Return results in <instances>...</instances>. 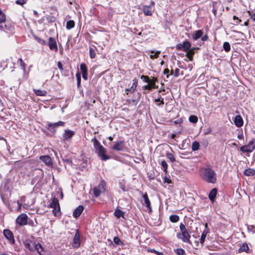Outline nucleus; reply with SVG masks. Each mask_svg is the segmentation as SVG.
<instances>
[{
	"instance_id": "nucleus-24",
	"label": "nucleus",
	"mask_w": 255,
	"mask_h": 255,
	"mask_svg": "<svg viewBox=\"0 0 255 255\" xmlns=\"http://www.w3.org/2000/svg\"><path fill=\"white\" fill-rule=\"evenodd\" d=\"M205 228H206V229L203 231V233L201 235V238H200V243L202 244H203L204 243L205 239L206 237L207 234L208 233V231H207L206 230V228H207V224L205 225Z\"/></svg>"
},
{
	"instance_id": "nucleus-34",
	"label": "nucleus",
	"mask_w": 255,
	"mask_h": 255,
	"mask_svg": "<svg viewBox=\"0 0 255 255\" xmlns=\"http://www.w3.org/2000/svg\"><path fill=\"white\" fill-rule=\"evenodd\" d=\"M53 213L55 216H60L61 214L60 206L53 208Z\"/></svg>"
},
{
	"instance_id": "nucleus-40",
	"label": "nucleus",
	"mask_w": 255,
	"mask_h": 255,
	"mask_svg": "<svg viewBox=\"0 0 255 255\" xmlns=\"http://www.w3.org/2000/svg\"><path fill=\"white\" fill-rule=\"evenodd\" d=\"M189 121L192 123H196L198 121V118L196 116H191L189 118Z\"/></svg>"
},
{
	"instance_id": "nucleus-63",
	"label": "nucleus",
	"mask_w": 255,
	"mask_h": 255,
	"mask_svg": "<svg viewBox=\"0 0 255 255\" xmlns=\"http://www.w3.org/2000/svg\"><path fill=\"white\" fill-rule=\"evenodd\" d=\"M233 18L234 19H238V17L234 15V17H233Z\"/></svg>"
},
{
	"instance_id": "nucleus-38",
	"label": "nucleus",
	"mask_w": 255,
	"mask_h": 255,
	"mask_svg": "<svg viewBox=\"0 0 255 255\" xmlns=\"http://www.w3.org/2000/svg\"><path fill=\"white\" fill-rule=\"evenodd\" d=\"M5 15L0 8V23L4 22L5 20Z\"/></svg>"
},
{
	"instance_id": "nucleus-28",
	"label": "nucleus",
	"mask_w": 255,
	"mask_h": 255,
	"mask_svg": "<svg viewBox=\"0 0 255 255\" xmlns=\"http://www.w3.org/2000/svg\"><path fill=\"white\" fill-rule=\"evenodd\" d=\"M36 250L41 255H43L42 252L43 251V248L40 244H34V251Z\"/></svg>"
},
{
	"instance_id": "nucleus-10",
	"label": "nucleus",
	"mask_w": 255,
	"mask_h": 255,
	"mask_svg": "<svg viewBox=\"0 0 255 255\" xmlns=\"http://www.w3.org/2000/svg\"><path fill=\"white\" fill-rule=\"evenodd\" d=\"M16 222L20 226L25 225L27 223V216L25 214L20 215L17 218Z\"/></svg>"
},
{
	"instance_id": "nucleus-64",
	"label": "nucleus",
	"mask_w": 255,
	"mask_h": 255,
	"mask_svg": "<svg viewBox=\"0 0 255 255\" xmlns=\"http://www.w3.org/2000/svg\"><path fill=\"white\" fill-rule=\"evenodd\" d=\"M34 13L35 14H36L37 13V11H35V10H34Z\"/></svg>"
},
{
	"instance_id": "nucleus-45",
	"label": "nucleus",
	"mask_w": 255,
	"mask_h": 255,
	"mask_svg": "<svg viewBox=\"0 0 255 255\" xmlns=\"http://www.w3.org/2000/svg\"><path fill=\"white\" fill-rule=\"evenodd\" d=\"M114 242L116 245H120L121 244V241L120 239L118 237H115L114 238Z\"/></svg>"
},
{
	"instance_id": "nucleus-2",
	"label": "nucleus",
	"mask_w": 255,
	"mask_h": 255,
	"mask_svg": "<svg viewBox=\"0 0 255 255\" xmlns=\"http://www.w3.org/2000/svg\"><path fill=\"white\" fill-rule=\"evenodd\" d=\"M93 142L94 147L95 149L96 152L103 160H106L110 158V156L106 155V149L104 148L97 140L96 138L92 139Z\"/></svg>"
},
{
	"instance_id": "nucleus-50",
	"label": "nucleus",
	"mask_w": 255,
	"mask_h": 255,
	"mask_svg": "<svg viewBox=\"0 0 255 255\" xmlns=\"http://www.w3.org/2000/svg\"><path fill=\"white\" fill-rule=\"evenodd\" d=\"M57 65H58V68L61 71H62L63 70V66H62L61 62L60 61H59L58 62Z\"/></svg>"
},
{
	"instance_id": "nucleus-3",
	"label": "nucleus",
	"mask_w": 255,
	"mask_h": 255,
	"mask_svg": "<svg viewBox=\"0 0 255 255\" xmlns=\"http://www.w3.org/2000/svg\"><path fill=\"white\" fill-rule=\"evenodd\" d=\"M141 79H143L144 82L148 83L147 85L144 86L142 88L143 90H151L152 89H157L158 86L156 85V83L158 81L157 79L155 77H151L149 78L147 76L142 75Z\"/></svg>"
},
{
	"instance_id": "nucleus-8",
	"label": "nucleus",
	"mask_w": 255,
	"mask_h": 255,
	"mask_svg": "<svg viewBox=\"0 0 255 255\" xmlns=\"http://www.w3.org/2000/svg\"><path fill=\"white\" fill-rule=\"evenodd\" d=\"M105 190V184L104 182L100 183L93 189L94 194L96 197H98L101 194V193L104 192Z\"/></svg>"
},
{
	"instance_id": "nucleus-26",
	"label": "nucleus",
	"mask_w": 255,
	"mask_h": 255,
	"mask_svg": "<svg viewBox=\"0 0 255 255\" xmlns=\"http://www.w3.org/2000/svg\"><path fill=\"white\" fill-rule=\"evenodd\" d=\"M124 212L119 209H116L114 213L115 216L118 218H124Z\"/></svg>"
},
{
	"instance_id": "nucleus-27",
	"label": "nucleus",
	"mask_w": 255,
	"mask_h": 255,
	"mask_svg": "<svg viewBox=\"0 0 255 255\" xmlns=\"http://www.w3.org/2000/svg\"><path fill=\"white\" fill-rule=\"evenodd\" d=\"M217 194V190L214 188L211 190L209 194V198L212 201H213Z\"/></svg>"
},
{
	"instance_id": "nucleus-22",
	"label": "nucleus",
	"mask_w": 255,
	"mask_h": 255,
	"mask_svg": "<svg viewBox=\"0 0 255 255\" xmlns=\"http://www.w3.org/2000/svg\"><path fill=\"white\" fill-rule=\"evenodd\" d=\"M143 199L144 202V204H145L146 206L149 209V210H151V208L150 207V202L148 199V196L146 193H145L143 195Z\"/></svg>"
},
{
	"instance_id": "nucleus-29",
	"label": "nucleus",
	"mask_w": 255,
	"mask_h": 255,
	"mask_svg": "<svg viewBox=\"0 0 255 255\" xmlns=\"http://www.w3.org/2000/svg\"><path fill=\"white\" fill-rule=\"evenodd\" d=\"M244 173L246 176H253L255 174V171L253 169L249 168L246 169L244 171Z\"/></svg>"
},
{
	"instance_id": "nucleus-37",
	"label": "nucleus",
	"mask_w": 255,
	"mask_h": 255,
	"mask_svg": "<svg viewBox=\"0 0 255 255\" xmlns=\"http://www.w3.org/2000/svg\"><path fill=\"white\" fill-rule=\"evenodd\" d=\"M166 156L168 158L171 162H174L175 160L174 155L169 152H167L166 154Z\"/></svg>"
},
{
	"instance_id": "nucleus-53",
	"label": "nucleus",
	"mask_w": 255,
	"mask_h": 255,
	"mask_svg": "<svg viewBox=\"0 0 255 255\" xmlns=\"http://www.w3.org/2000/svg\"><path fill=\"white\" fill-rule=\"evenodd\" d=\"M19 61H20V65L23 67V69H24L25 64H24V62L22 61V59H19Z\"/></svg>"
},
{
	"instance_id": "nucleus-1",
	"label": "nucleus",
	"mask_w": 255,
	"mask_h": 255,
	"mask_svg": "<svg viewBox=\"0 0 255 255\" xmlns=\"http://www.w3.org/2000/svg\"><path fill=\"white\" fill-rule=\"evenodd\" d=\"M200 176L204 181L214 184L216 181V174L210 167L202 168L200 170Z\"/></svg>"
},
{
	"instance_id": "nucleus-44",
	"label": "nucleus",
	"mask_w": 255,
	"mask_h": 255,
	"mask_svg": "<svg viewBox=\"0 0 255 255\" xmlns=\"http://www.w3.org/2000/svg\"><path fill=\"white\" fill-rule=\"evenodd\" d=\"M175 252L178 255H183L185 254V251L182 249H177Z\"/></svg>"
},
{
	"instance_id": "nucleus-17",
	"label": "nucleus",
	"mask_w": 255,
	"mask_h": 255,
	"mask_svg": "<svg viewBox=\"0 0 255 255\" xmlns=\"http://www.w3.org/2000/svg\"><path fill=\"white\" fill-rule=\"evenodd\" d=\"M124 143L122 141H117L113 147V149L117 151H122L124 148Z\"/></svg>"
},
{
	"instance_id": "nucleus-11",
	"label": "nucleus",
	"mask_w": 255,
	"mask_h": 255,
	"mask_svg": "<svg viewBox=\"0 0 255 255\" xmlns=\"http://www.w3.org/2000/svg\"><path fill=\"white\" fill-rule=\"evenodd\" d=\"M75 132L69 129H66L62 135V139L63 140H69L74 135Z\"/></svg>"
},
{
	"instance_id": "nucleus-5",
	"label": "nucleus",
	"mask_w": 255,
	"mask_h": 255,
	"mask_svg": "<svg viewBox=\"0 0 255 255\" xmlns=\"http://www.w3.org/2000/svg\"><path fill=\"white\" fill-rule=\"evenodd\" d=\"M255 149V140H251L248 144L244 145L240 148V150L243 152H252Z\"/></svg>"
},
{
	"instance_id": "nucleus-9",
	"label": "nucleus",
	"mask_w": 255,
	"mask_h": 255,
	"mask_svg": "<svg viewBox=\"0 0 255 255\" xmlns=\"http://www.w3.org/2000/svg\"><path fill=\"white\" fill-rule=\"evenodd\" d=\"M65 123L62 121H59L57 123H49L47 125L48 129L50 130L52 132H55L56 130L55 128H57L60 126L63 127L64 126Z\"/></svg>"
},
{
	"instance_id": "nucleus-59",
	"label": "nucleus",
	"mask_w": 255,
	"mask_h": 255,
	"mask_svg": "<svg viewBox=\"0 0 255 255\" xmlns=\"http://www.w3.org/2000/svg\"><path fill=\"white\" fill-rule=\"evenodd\" d=\"M109 139L110 140L112 141L113 139V138L112 136H109Z\"/></svg>"
},
{
	"instance_id": "nucleus-43",
	"label": "nucleus",
	"mask_w": 255,
	"mask_h": 255,
	"mask_svg": "<svg viewBox=\"0 0 255 255\" xmlns=\"http://www.w3.org/2000/svg\"><path fill=\"white\" fill-rule=\"evenodd\" d=\"M76 77L77 80V86L79 87L81 83V75L79 73H77L76 74Z\"/></svg>"
},
{
	"instance_id": "nucleus-30",
	"label": "nucleus",
	"mask_w": 255,
	"mask_h": 255,
	"mask_svg": "<svg viewBox=\"0 0 255 255\" xmlns=\"http://www.w3.org/2000/svg\"><path fill=\"white\" fill-rule=\"evenodd\" d=\"M96 47H91L89 49V55L91 59L95 58L96 57V52H95Z\"/></svg>"
},
{
	"instance_id": "nucleus-62",
	"label": "nucleus",
	"mask_w": 255,
	"mask_h": 255,
	"mask_svg": "<svg viewBox=\"0 0 255 255\" xmlns=\"http://www.w3.org/2000/svg\"><path fill=\"white\" fill-rule=\"evenodd\" d=\"M149 52L150 53H152V54L154 53V51L153 50H151Z\"/></svg>"
},
{
	"instance_id": "nucleus-23",
	"label": "nucleus",
	"mask_w": 255,
	"mask_h": 255,
	"mask_svg": "<svg viewBox=\"0 0 255 255\" xmlns=\"http://www.w3.org/2000/svg\"><path fill=\"white\" fill-rule=\"evenodd\" d=\"M50 206L52 208H57L60 206L59 201L57 199L54 198L50 204Z\"/></svg>"
},
{
	"instance_id": "nucleus-21",
	"label": "nucleus",
	"mask_w": 255,
	"mask_h": 255,
	"mask_svg": "<svg viewBox=\"0 0 255 255\" xmlns=\"http://www.w3.org/2000/svg\"><path fill=\"white\" fill-rule=\"evenodd\" d=\"M84 208L82 206H79L74 211L73 213V216L74 217L77 218L80 216L82 212L83 211Z\"/></svg>"
},
{
	"instance_id": "nucleus-31",
	"label": "nucleus",
	"mask_w": 255,
	"mask_h": 255,
	"mask_svg": "<svg viewBox=\"0 0 255 255\" xmlns=\"http://www.w3.org/2000/svg\"><path fill=\"white\" fill-rule=\"evenodd\" d=\"M249 250L248 246L247 244H243L239 249V252H248V251Z\"/></svg>"
},
{
	"instance_id": "nucleus-60",
	"label": "nucleus",
	"mask_w": 255,
	"mask_h": 255,
	"mask_svg": "<svg viewBox=\"0 0 255 255\" xmlns=\"http://www.w3.org/2000/svg\"><path fill=\"white\" fill-rule=\"evenodd\" d=\"M244 25H246V26H248V21H246L244 23Z\"/></svg>"
},
{
	"instance_id": "nucleus-58",
	"label": "nucleus",
	"mask_w": 255,
	"mask_h": 255,
	"mask_svg": "<svg viewBox=\"0 0 255 255\" xmlns=\"http://www.w3.org/2000/svg\"><path fill=\"white\" fill-rule=\"evenodd\" d=\"M17 204L18 205V209H20L22 204L21 203H19V201H17Z\"/></svg>"
},
{
	"instance_id": "nucleus-32",
	"label": "nucleus",
	"mask_w": 255,
	"mask_h": 255,
	"mask_svg": "<svg viewBox=\"0 0 255 255\" xmlns=\"http://www.w3.org/2000/svg\"><path fill=\"white\" fill-rule=\"evenodd\" d=\"M75 26V22L73 20H70L67 22L66 28L67 29H70L73 28Z\"/></svg>"
},
{
	"instance_id": "nucleus-16",
	"label": "nucleus",
	"mask_w": 255,
	"mask_h": 255,
	"mask_svg": "<svg viewBox=\"0 0 255 255\" xmlns=\"http://www.w3.org/2000/svg\"><path fill=\"white\" fill-rule=\"evenodd\" d=\"M199 49L198 47H193L189 49L186 51V56L189 59L190 61H192L193 59V56L195 53V51Z\"/></svg>"
},
{
	"instance_id": "nucleus-35",
	"label": "nucleus",
	"mask_w": 255,
	"mask_h": 255,
	"mask_svg": "<svg viewBox=\"0 0 255 255\" xmlns=\"http://www.w3.org/2000/svg\"><path fill=\"white\" fill-rule=\"evenodd\" d=\"M199 146L200 145L198 142L196 141H194L192 144V149L193 151H196L199 149Z\"/></svg>"
},
{
	"instance_id": "nucleus-52",
	"label": "nucleus",
	"mask_w": 255,
	"mask_h": 255,
	"mask_svg": "<svg viewBox=\"0 0 255 255\" xmlns=\"http://www.w3.org/2000/svg\"><path fill=\"white\" fill-rule=\"evenodd\" d=\"M249 13L251 16V18L254 20L255 21V13H251L250 11H249Z\"/></svg>"
},
{
	"instance_id": "nucleus-51",
	"label": "nucleus",
	"mask_w": 255,
	"mask_h": 255,
	"mask_svg": "<svg viewBox=\"0 0 255 255\" xmlns=\"http://www.w3.org/2000/svg\"><path fill=\"white\" fill-rule=\"evenodd\" d=\"M137 80L136 79H134L133 80V84H132V86H133L135 88H136L137 87Z\"/></svg>"
},
{
	"instance_id": "nucleus-25",
	"label": "nucleus",
	"mask_w": 255,
	"mask_h": 255,
	"mask_svg": "<svg viewBox=\"0 0 255 255\" xmlns=\"http://www.w3.org/2000/svg\"><path fill=\"white\" fill-rule=\"evenodd\" d=\"M203 32L201 30H198L195 31L194 34H193L192 37L195 40L199 39L202 35Z\"/></svg>"
},
{
	"instance_id": "nucleus-14",
	"label": "nucleus",
	"mask_w": 255,
	"mask_h": 255,
	"mask_svg": "<svg viewBox=\"0 0 255 255\" xmlns=\"http://www.w3.org/2000/svg\"><path fill=\"white\" fill-rule=\"evenodd\" d=\"M48 46L49 48L52 50L57 51L58 47L54 38L53 37H49L48 39Z\"/></svg>"
},
{
	"instance_id": "nucleus-4",
	"label": "nucleus",
	"mask_w": 255,
	"mask_h": 255,
	"mask_svg": "<svg viewBox=\"0 0 255 255\" xmlns=\"http://www.w3.org/2000/svg\"><path fill=\"white\" fill-rule=\"evenodd\" d=\"M180 229L181 233L178 234V238L182 240L183 242L191 244L190 241V235L185 225L182 223L180 224Z\"/></svg>"
},
{
	"instance_id": "nucleus-48",
	"label": "nucleus",
	"mask_w": 255,
	"mask_h": 255,
	"mask_svg": "<svg viewBox=\"0 0 255 255\" xmlns=\"http://www.w3.org/2000/svg\"><path fill=\"white\" fill-rule=\"evenodd\" d=\"M135 89L136 88H135L133 86H131V87L129 89H127L126 91L129 92L130 93H133Z\"/></svg>"
},
{
	"instance_id": "nucleus-42",
	"label": "nucleus",
	"mask_w": 255,
	"mask_h": 255,
	"mask_svg": "<svg viewBox=\"0 0 255 255\" xmlns=\"http://www.w3.org/2000/svg\"><path fill=\"white\" fill-rule=\"evenodd\" d=\"M160 53V51H157L156 52H155L154 54H151L150 55V58L152 59H156L158 57V55Z\"/></svg>"
},
{
	"instance_id": "nucleus-49",
	"label": "nucleus",
	"mask_w": 255,
	"mask_h": 255,
	"mask_svg": "<svg viewBox=\"0 0 255 255\" xmlns=\"http://www.w3.org/2000/svg\"><path fill=\"white\" fill-rule=\"evenodd\" d=\"M3 23L4 22H2V23H0L1 24L0 25V29H1L2 30H3V31H5V29H6V26Z\"/></svg>"
},
{
	"instance_id": "nucleus-19",
	"label": "nucleus",
	"mask_w": 255,
	"mask_h": 255,
	"mask_svg": "<svg viewBox=\"0 0 255 255\" xmlns=\"http://www.w3.org/2000/svg\"><path fill=\"white\" fill-rule=\"evenodd\" d=\"M233 121L234 122L235 125L237 127H241L243 125V120L242 118L241 117V116L240 115L236 116L234 118Z\"/></svg>"
},
{
	"instance_id": "nucleus-39",
	"label": "nucleus",
	"mask_w": 255,
	"mask_h": 255,
	"mask_svg": "<svg viewBox=\"0 0 255 255\" xmlns=\"http://www.w3.org/2000/svg\"><path fill=\"white\" fill-rule=\"evenodd\" d=\"M223 48L226 51L228 52L230 50V45L229 42H225L223 44Z\"/></svg>"
},
{
	"instance_id": "nucleus-18",
	"label": "nucleus",
	"mask_w": 255,
	"mask_h": 255,
	"mask_svg": "<svg viewBox=\"0 0 255 255\" xmlns=\"http://www.w3.org/2000/svg\"><path fill=\"white\" fill-rule=\"evenodd\" d=\"M80 70L82 73V77L84 80H87L88 72L87 68L85 64L82 63L80 64Z\"/></svg>"
},
{
	"instance_id": "nucleus-12",
	"label": "nucleus",
	"mask_w": 255,
	"mask_h": 255,
	"mask_svg": "<svg viewBox=\"0 0 255 255\" xmlns=\"http://www.w3.org/2000/svg\"><path fill=\"white\" fill-rule=\"evenodd\" d=\"M154 2H151L150 5H145L143 7V12L145 15L150 16L152 14Z\"/></svg>"
},
{
	"instance_id": "nucleus-46",
	"label": "nucleus",
	"mask_w": 255,
	"mask_h": 255,
	"mask_svg": "<svg viewBox=\"0 0 255 255\" xmlns=\"http://www.w3.org/2000/svg\"><path fill=\"white\" fill-rule=\"evenodd\" d=\"M15 2L17 4L22 5L26 3V0H17Z\"/></svg>"
},
{
	"instance_id": "nucleus-61",
	"label": "nucleus",
	"mask_w": 255,
	"mask_h": 255,
	"mask_svg": "<svg viewBox=\"0 0 255 255\" xmlns=\"http://www.w3.org/2000/svg\"><path fill=\"white\" fill-rule=\"evenodd\" d=\"M175 137V134H172V135H171V137L172 138H174Z\"/></svg>"
},
{
	"instance_id": "nucleus-13",
	"label": "nucleus",
	"mask_w": 255,
	"mask_h": 255,
	"mask_svg": "<svg viewBox=\"0 0 255 255\" xmlns=\"http://www.w3.org/2000/svg\"><path fill=\"white\" fill-rule=\"evenodd\" d=\"M23 244L25 248L30 251H34V246L35 243L32 241L26 239L23 242Z\"/></svg>"
},
{
	"instance_id": "nucleus-55",
	"label": "nucleus",
	"mask_w": 255,
	"mask_h": 255,
	"mask_svg": "<svg viewBox=\"0 0 255 255\" xmlns=\"http://www.w3.org/2000/svg\"><path fill=\"white\" fill-rule=\"evenodd\" d=\"M169 70L168 69H165L164 70V72H163L164 74H167L169 73Z\"/></svg>"
},
{
	"instance_id": "nucleus-54",
	"label": "nucleus",
	"mask_w": 255,
	"mask_h": 255,
	"mask_svg": "<svg viewBox=\"0 0 255 255\" xmlns=\"http://www.w3.org/2000/svg\"><path fill=\"white\" fill-rule=\"evenodd\" d=\"M179 70L178 69H175V76L176 77H177L178 75V72H179Z\"/></svg>"
},
{
	"instance_id": "nucleus-33",
	"label": "nucleus",
	"mask_w": 255,
	"mask_h": 255,
	"mask_svg": "<svg viewBox=\"0 0 255 255\" xmlns=\"http://www.w3.org/2000/svg\"><path fill=\"white\" fill-rule=\"evenodd\" d=\"M179 216L176 215H173L169 217V220L171 222L176 223L179 221Z\"/></svg>"
},
{
	"instance_id": "nucleus-20",
	"label": "nucleus",
	"mask_w": 255,
	"mask_h": 255,
	"mask_svg": "<svg viewBox=\"0 0 255 255\" xmlns=\"http://www.w3.org/2000/svg\"><path fill=\"white\" fill-rule=\"evenodd\" d=\"M40 159L41 160L47 165L50 166L52 164V161L51 157L48 155H43L40 157Z\"/></svg>"
},
{
	"instance_id": "nucleus-36",
	"label": "nucleus",
	"mask_w": 255,
	"mask_h": 255,
	"mask_svg": "<svg viewBox=\"0 0 255 255\" xmlns=\"http://www.w3.org/2000/svg\"><path fill=\"white\" fill-rule=\"evenodd\" d=\"M161 165L163 168L164 171L165 172V173H167L168 165L166 162L164 160H161Z\"/></svg>"
},
{
	"instance_id": "nucleus-47",
	"label": "nucleus",
	"mask_w": 255,
	"mask_h": 255,
	"mask_svg": "<svg viewBox=\"0 0 255 255\" xmlns=\"http://www.w3.org/2000/svg\"><path fill=\"white\" fill-rule=\"evenodd\" d=\"M155 102L157 103V105L158 106H160V105H163L164 104L163 99L161 100H160V99H155Z\"/></svg>"
},
{
	"instance_id": "nucleus-7",
	"label": "nucleus",
	"mask_w": 255,
	"mask_h": 255,
	"mask_svg": "<svg viewBox=\"0 0 255 255\" xmlns=\"http://www.w3.org/2000/svg\"><path fill=\"white\" fill-rule=\"evenodd\" d=\"M191 44L188 41H184L182 43H179L176 45V48L177 50H183L186 52L190 49Z\"/></svg>"
},
{
	"instance_id": "nucleus-6",
	"label": "nucleus",
	"mask_w": 255,
	"mask_h": 255,
	"mask_svg": "<svg viewBox=\"0 0 255 255\" xmlns=\"http://www.w3.org/2000/svg\"><path fill=\"white\" fill-rule=\"evenodd\" d=\"M3 234L5 238L6 239L8 243L10 245H13L15 243V240L13 233L9 229H4L3 231Z\"/></svg>"
},
{
	"instance_id": "nucleus-56",
	"label": "nucleus",
	"mask_w": 255,
	"mask_h": 255,
	"mask_svg": "<svg viewBox=\"0 0 255 255\" xmlns=\"http://www.w3.org/2000/svg\"><path fill=\"white\" fill-rule=\"evenodd\" d=\"M208 37L207 36H204L202 37V40L205 41L207 40Z\"/></svg>"
},
{
	"instance_id": "nucleus-57",
	"label": "nucleus",
	"mask_w": 255,
	"mask_h": 255,
	"mask_svg": "<svg viewBox=\"0 0 255 255\" xmlns=\"http://www.w3.org/2000/svg\"><path fill=\"white\" fill-rule=\"evenodd\" d=\"M243 137H244V136H243V134H239L238 135V138L239 139H242V138H243Z\"/></svg>"
},
{
	"instance_id": "nucleus-15",
	"label": "nucleus",
	"mask_w": 255,
	"mask_h": 255,
	"mask_svg": "<svg viewBox=\"0 0 255 255\" xmlns=\"http://www.w3.org/2000/svg\"><path fill=\"white\" fill-rule=\"evenodd\" d=\"M80 235L78 231H76L74 235L72 246L74 248H78L80 246Z\"/></svg>"
},
{
	"instance_id": "nucleus-41",
	"label": "nucleus",
	"mask_w": 255,
	"mask_h": 255,
	"mask_svg": "<svg viewBox=\"0 0 255 255\" xmlns=\"http://www.w3.org/2000/svg\"><path fill=\"white\" fill-rule=\"evenodd\" d=\"M35 93L37 96H44L46 94V92L45 91L37 90L35 91Z\"/></svg>"
}]
</instances>
